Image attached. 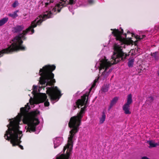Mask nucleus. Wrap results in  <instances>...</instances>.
<instances>
[{
  "label": "nucleus",
  "instance_id": "obj_1",
  "mask_svg": "<svg viewBox=\"0 0 159 159\" xmlns=\"http://www.w3.org/2000/svg\"><path fill=\"white\" fill-rule=\"evenodd\" d=\"M40 76L39 82L41 85L39 88L37 86L33 85V91L32 92V96L30 94L29 102L27 103L25 107L20 108V112L13 118L9 119V124L7 125L8 129L4 134L5 138L10 141L12 146L18 145L21 142V137L23 136L22 131L20 130L19 125L20 122L22 120L23 122L27 125L26 132H31L35 130L36 126L39 123L38 119L35 117L39 113V111L36 110L33 111L32 114L29 112L31 107H33L34 104H37L44 102L45 106H49V103L47 99L45 93H39L41 88H44L48 85L51 86L47 87L46 92L49 96L52 103L53 104L57 102L61 96V92L56 86L52 87V85L55 82L54 79V74L52 73H39Z\"/></svg>",
  "mask_w": 159,
  "mask_h": 159
},
{
  "label": "nucleus",
  "instance_id": "obj_2",
  "mask_svg": "<svg viewBox=\"0 0 159 159\" xmlns=\"http://www.w3.org/2000/svg\"><path fill=\"white\" fill-rule=\"evenodd\" d=\"M123 33V30L120 31L118 30L115 29L112 31V34L114 35L117 42L114 46L113 54L110 61L107 59L105 56H103L96 63L95 67L99 69L98 77V79L94 80L90 89L87 90L86 89L83 91V95L81 96V99H78L75 102L74 107V110L77 107L80 108V106H82L84 105V106L81 108L80 111L77 114V116L70 118L68 124L69 126H80L81 119L85 113L89 101V93L91 90L95 87L98 80H103L107 78L112 71V69L110 68L111 65L117 63L121 60H123L127 56L126 53L122 51V49L123 48H125V45L133 44L134 41L131 40V38L123 37L121 36ZM125 36L126 37V35Z\"/></svg>",
  "mask_w": 159,
  "mask_h": 159
},
{
  "label": "nucleus",
  "instance_id": "obj_3",
  "mask_svg": "<svg viewBox=\"0 0 159 159\" xmlns=\"http://www.w3.org/2000/svg\"><path fill=\"white\" fill-rule=\"evenodd\" d=\"M132 95L129 94L127 96V102L123 106V110L126 114H130L131 112L130 111V105L132 102Z\"/></svg>",
  "mask_w": 159,
  "mask_h": 159
},
{
  "label": "nucleus",
  "instance_id": "obj_4",
  "mask_svg": "<svg viewBox=\"0 0 159 159\" xmlns=\"http://www.w3.org/2000/svg\"><path fill=\"white\" fill-rule=\"evenodd\" d=\"M63 139L61 137H57L53 140L54 147L55 148L59 146L61 143Z\"/></svg>",
  "mask_w": 159,
  "mask_h": 159
},
{
  "label": "nucleus",
  "instance_id": "obj_5",
  "mask_svg": "<svg viewBox=\"0 0 159 159\" xmlns=\"http://www.w3.org/2000/svg\"><path fill=\"white\" fill-rule=\"evenodd\" d=\"M106 117V116L104 112H102V116L99 117V123L100 124H103L105 121Z\"/></svg>",
  "mask_w": 159,
  "mask_h": 159
},
{
  "label": "nucleus",
  "instance_id": "obj_6",
  "mask_svg": "<svg viewBox=\"0 0 159 159\" xmlns=\"http://www.w3.org/2000/svg\"><path fill=\"white\" fill-rule=\"evenodd\" d=\"M118 99V97H114L111 101L110 106L109 107V110H110L115 104Z\"/></svg>",
  "mask_w": 159,
  "mask_h": 159
},
{
  "label": "nucleus",
  "instance_id": "obj_7",
  "mask_svg": "<svg viewBox=\"0 0 159 159\" xmlns=\"http://www.w3.org/2000/svg\"><path fill=\"white\" fill-rule=\"evenodd\" d=\"M18 11V10H16L12 13L8 14V16L13 18H15L18 16L17 13Z\"/></svg>",
  "mask_w": 159,
  "mask_h": 159
},
{
  "label": "nucleus",
  "instance_id": "obj_8",
  "mask_svg": "<svg viewBox=\"0 0 159 159\" xmlns=\"http://www.w3.org/2000/svg\"><path fill=\"white\" fill-rule=\"evenodd\" d=\"M8 17H5L0 20V27L4 25L8 21Z\"/></svg>",
  "mask_w": 159,
  "mask_h": 159
},
{
  "label": "nucleus",
  "instance_id": "obj_9",
  "mask_svg": "<svg viewBox=\"0 0 159 159\" xmlns=\"http://www.w3.org/2000/svg\"><path fill=\"white\" fill-rule=\"evenodd\" d=\"M109 85H104L102 87L101 90L103 92H107L109 89Z\"/></svg>",
  "mask_w": 159,
  "mask_h": 159
},
{
  "label": "nucleus",
  "instance_id": "obj_10",
  "mask_svg": "<svg viewBox=\"0 0 159 159\" xmlns=\"http://www.w3.org/2000/svg\"><path fill=\"white\" fill-rule=\"evenodd\" d=\"M151 55L154 57L155 60H157L159 58V54L157 52H155L153 53H151Z\"/></svg>",
  "mask_w": 159,
  "mask_h": 159
},
{
  "label": "nucleus",
  "instance_id": "obj_11",
  "mask_svg": "<svg viewBox=\"0 0 159 159\" xmlns=\"http://www.w3.org/2000/svg\"><path fill=\"white\" fill-rule=\"evenodd\" d=\"M149 144L150 146L151 147H154L158 145V144L157 143H155L154 142L151 141L149 142Z\"/></svg>",
  "mask_w": 159,
  "mask_h": 159
},
{
  "label": "nucleus",
  "instance_id": "obj_12",
  "mask_svg": "<svg viewBox=\"0 0 159 159\" xmlns=\"http://www.w3.org/2000/svg\"><path fill=\"white\" fill-rule=\"evenodd\" d=\"M134 62V59H132L129 60L128 62V66L129 67H131L133 66Z\"/></svg>",
  "mask_w": 159,
  "mask_h": 159
},
{
  "label": "nucleus",
  "instance_id": "obj_13",
  "mask_svg": "<svg viewBox=\"0 0 159 159\" xmlns=\"http://www.w3.org/2000/svg\"><path fill=\"white\" fill-rule=\"evenodd\" d=\"M146 37L145 35H143L141 36H137L136 38L137 39L141 40V39H144Z\"/></svg>",
  "mask_w": 159,
  "mask_h": 159
},
{
  "label": "nucleus",
  "instance_id": "obj_14",
  "mask_svg": "<svg viewBox=\"0 0 159 159\" xmlns=\"http://www.w3.org/2000/svg\"><path fill=\"white\" fill-rule=\"evenodd\" d=\"M19 3L17 1H15V2L12 4V7L14 8L18 6Z\"/></svg>",
  "mask_w": 159,
  "mask_h": 159
},
{
  "label": "nucleus",
  "instance_id": "obj_15",
  "mask_svg": "<svg viewBox=\"0 0 159 159\" xmlns=\"http://www.w3.org/2000/svg\"><path fill=\"white\" fill-rule=\"evenodd\" d=\"M148 100L150 102H151L153 100V98L152 97H150L148 98Z\"/></svg>",
  "mask_w": 159,
  "mask_h": 159
},
{
  "label": "nucleus",
  "instance_id": "obj_16",
  "mask_svg": "<svg viewBox=\"0 0 159 159\" xmlns=\"http://www.w3.org/2000/svg\"><path fill=\"white\" fill-rule=\"evenodd\" d=\"M89 4H92L93 2V0H87Z\"/></svg>",
  "mask_w": 159,
  "mask_h": 159
},
{
  "label": "nucleus",
  "instance_id": "obj_17",
  "mask_svg": "<svg viewBox=\"0 0 159 159\" xmlns=\"http://www.w3.org/2000/svg\"><path fill=\"white\" fill-rule=\"evenodd\" d=\"M155 29L157 31H159V26H156L155 27Z\"/></svg>",
  "mask_w": 159,
  "mask_h": 159
},
{
  "label": "nucleus",
  "instance_id": "obj_18",
  "mask_svg": "<svg viewBox=\"0 0 159 159\" xmlns=\"http://www.w3.org/2000/svg\"><path fill=\"white\" fill-rule=\"evenodd\" d=\"M134 51L133 50H132L130 51L129 52V53H131V55H134V54L133 53V52Z\"/></svg>",
  "mask_w": 159,
  "mask_h": 159
},
{
  "label": "nucleus",
  "instance_id": "obj_19",
  "mask_svg": "<svg viewBox=\"0 0 159 159\" xmlns=\"http://www.w3.org/2000/svg\"><path fill=\"white\" fill-rule=\"evenodd\" d=\"M142 159H149L147 157H142Z\"/></svg>",
  "mask_w": 159,
  "mask_h": 159
},
{
  "label": "nucleus",
  "instance_id": "obj_20",
  "mask_svg": "<svg viewBox=\"0 0 159 159\" xmlns=\"http://www.w3.org/2000/svg\"><path fill=\"white\" fill-rule=\"evenodd\" d=\"M19 147L21 149H23V147L22 145H19Z\"/></svg>",
  "mask_w": 159,
  "mask_h": 159
},
{
  "label": "nucleus",
  "instance_id": "obj_21",
  "mask_svg": "<svg viewBox=\"0 0 159 159\" xmlns=\"http://www.w3.org/2000/svg\"><path fill=\"white\" fill-rule=\"evenodd\" d=\"M40 130L39 129V130H37V132H36L35 133L38 134L40 132Z\"/></svg>",
  "mask_w": 159,
  "mask_h": 159
},
{
  "label": "nucleus",
  "instance_id": "obj_22",
  "mask_svg": "<svg viewBox=\"0 0 159 159\" xmlns=\"http://www.w3.org/2000/svg\"><path fill=\"white\" fill-rule=\"evenodd\" d=\"M158 75L159 76V70L157 72Z\"/></svg>",
  "mask_w": 159,
  "mask_h": 159
},
{
  "label": "nucleus",
  "instance_id": "obj_23",
  "mask_svg": "<svg viewBox=\"0 0 159 159\" xmlns=\"http://www.w3.org/2000/svg\"><path fill=\"white\" fill-rule=\"evenodd\" d=\"M103 50H104V49H102V51H101V53H102V52H103Z\"/></svg>",
  "mask_w": 159,
  "mask_h": 159
},
{
  "label": "nucleus",
  "instance_id": "obj_24",
  "mask_svg": "<svg viewBox=\"0 0 159 159\" xmlns=\"http://www.w3.org/2000/svg\"><path fill=\"white\" fill-rule=\"evenodd\" d=\"M111 30H113L112 29H111Z\"/></svg>",
  "mask_w": 159,
  "mask_h": 159
}]
</instances>
